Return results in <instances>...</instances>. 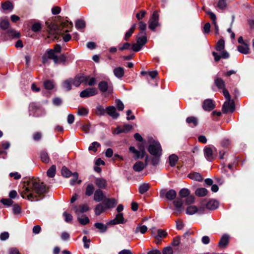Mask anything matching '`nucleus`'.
I'll use <instances>...</instances> for the list:
<instances>
[{"label":"nucleus","mask_w":254,"mask_h":254,"mask_svg":"<svg viewBox=\"0 0 254 254\" xmlns=\"http://www.w3.org/2000/svg\"><path fill=\"white\" fill-rule=\"evenodd\" d=\"M45 188L42 184H39L35 180L31 179L27 181L26 185L24 186V190L22 196L23 198L27 197L31 201L37 200V199L35 198V196L33 192L40 194L45 192Z\"/></svg>","instance_id":"1"},{"label":"nucleus","mask_w":254,"mask_h":254,"mask_svg":"<svg viewBox=\"0 0 254 254\" xmlns=\"http://www.w3.org/2000/svg\"><path fill=\"white\" fill-rule=\"evenodd\" d=\"M225 48V42L223 39H220L217 43L215 49L217 51L220 52V55L215 52H212V55L214 56V60L216 62H218L221 58L228 59L229 58L230 55L228 52L224 50Z\"/></svg>","instance_id":"2"},{"label":"nucleus","mask_w":254,"mask_h":254,"mask_svg":"<svg viewBox=\"0 0 254 254\" xmlns=\"http://www.w3.org/2000/svg\"><path fill=\"white\" fill-rule=\"evenodd\" d=\"M224 96L226 98V101L223 104L222 111L224 113L227 112H233L235 110L234 103V102L231 101V96L227 90H225L224 91Z\"/></svg>","instance_id":"3"},{"label":"nucleus","mask_w":254,"mask_h":254,"mask_svg":"<svg viewBox=\"0 0 254 254\" xmlns=\"http://www.w3.org/2000/svg\"><path fill=\"white\" fill-rule=\"evenodd\" d=\"M149 152L155 157L160 156L162 154V148L160 143L156 140L150 141L148 147Z\"/></svg>","instance_id":"4"},{"label":"nucleus","mask_w":254,"mask_h":254,"mask_svg":"<svg viewBox=\"0 0 254 254\" xmlns=\"http://www.w3.org/2000/svg\"><path fill=\"white\" fill-rule=\"evenodd\" d=\"M159 14H158L157 11H154L152 16H151L149 20V28L154 31L155 28L159 26L160 24L159 23Z\"/></svg>","instance_id":"5"},{"label":"nucleus","mask_w":254,"mask_h":254,"mask_svg":"<svg viewBox=\"0 0 254 254\" xmlns=\"http://www.w3.org/2000/svg\"><path fill=\"white\" fill-rule=\"evenodd\" d=\"M177 196V192L174 190H170L167 191L165 189H162L160 190V196L161 197H166L170 200H174Z\"/></svg>","instance_id":"6"},{"label":"nucleus","mask_w":254,"mask_h":254,"mask_svg":"<svg viewBox=\"0 0 254 254\" xmlns=\"http://www.w3.org/2000/svg\"><path fill=\"white\" fill-rule=\"evenodd\" d=\"M88 79V76H85L83 74H78L74 78H72V85L75 87H78L81 83L86 84Z\"/></svg>","instance_id":"7"},{"label":"nucleus","mask_w":254,"mask_h":254,"mask_svg":"<svg viewBox=\"0 0 254 254\" xmlns=\"http://www.w3.org/2000/svg\"><path fill=\"white\" fill-rule=\"evenodd\" d=\"M98 88L102 92H108L109 93H111L112 92V84H108L105 81L100 82L98 84Z\"/></svg>","instance_id":"8"},{"label":"nucleus","mask_w":254,"mask_h":254,"mask_svg":"<svg viewBox=\"0 0 254 254\" xmlns=\"http://www.w3.org/2000/svg\"><path fill=\"white\" fill-rule=\"evenodd\" d=\"M97 94V90L96 88H88L81 91L80 93V96L81 98H87L95 95Z\"/></svg>","instance_id":"9"},{"label":"nucleus","mask_w":254,"mask_h":254,"mask_svg":"<svg viewBox=\"0 0 254 254\" xmlns=\"http://www.w3.org/2000/svg\"><path fill=\"white\" fill-rule=\"evenodd\" d=\"M175 206L174 213L178 215L182 212L184 209L183 207V202L181 199L178 198L173 201Z\"/></svg>","instance_id":"10"},{"label":"nucleus","mask_w":254,"mask_h":254,"mask_svg":"<svg viewBox=\"0 0 254 254\" xmlns=\"http://www.w3.org/2000/svg\"><path fill=\"white\" fill-rule=\"evenodd\" d=\"M148 158V156H147L145 158V164H144L143 162L141 161H137V162H136L133 166V169L134 170V171L138 172L142 171L144 169V168L147 165Z\"/></svg>","instance_id":"11"},{"label":"nucleus","mask_w":254,"mask_h":254,"mask_svg":"<svg viewBox=\"0 0 254 254\" xmlns=\"http://www.w3.org/2000/svg\"><path fill=\"white\" fill-rule=\"evenodd\" d=\"M129 150L130 152L134 154L133 157L135 159L142 158L145 156V152L143 149L138 151L136 150L134 147L130 146L129 148Z\"/></svg>","instance_id":"12"},{"label":"nucleus","mask_w":254,"mask_h":254,"mask_svg":"<svg viewBox=\"0 0 254 254\" xmlns=\"http://www.w3.org/2000/svg\"><path fill=\"white\" fill-rule=\"evenodd\" d=\"M206 13H207L212 20V23L215 28V33L216 35L219 34V27L216 22V15L212 12L209 10H206Z\"/></svg>","instance_id":"13"},{"label":"nucleus","mask_w":254,"mask_h":254,"mask_svg":"<svg viewBox=\"0 0 254 254\" xmlns=\"http://www.w3.org/2000/svg\"><path fill=\"white\" fill-rule=\"evenodd\" d=\"M103 204L106 209H110L117 204V201L115 198H105Z\"/></svg>","instance_id":"14"},{"label":"nucleus","mask_w":254,"mask_h":254,"mask_svg":"<svg viewBox=\"0 0 254 254\" xmlns=\"http://www.w3.org/2000/svg\"><path fill=\"white\" fill-rule=\"evenodd\" d=\"M73 208L75 209V212L77 215H80L81 213L86 212L89 210V207L87 204H82L77 207V206H73Z\"/></svg>","instance_id":"15"},{"label":"nucleus","mask_w":254,"mask_h":254,"mask_svg":"<svg viewBox=\"0 0 254 254\" xmlns=\"http://www.w3.org/2000/svg\"><path fill=\"white\" fill-rule=\"evenodd\" d=\"M214 83L219 89L223 90V94L224 91L227 90L225 88V82L221 78L216 77L214 79Z\"/></svg>","instance_id":"16"},{"label":"nucleus","mask_w":254,"mask_h":254,"mask_svg":"<svg viewBox=\"0 0 254 254\" xmlns=\"http://www.w3.org/2000/svg\"><path fill=\"white\" fill-rule=\"evenodd\" d=\"M214 107L215 105L211 99H206L203 102V108L204 110L210 111Z\"/></svg>","instance_id":"17"},{"label":"nucleus","mask_w":254,"mask_h":254,"mask_svg":"<svg viewBox=\"0 0 254 254\" xmlns=\"http://www.w3.org/2000/svg\"><path fill=\"white\" fill-rule=\"evenodd\" d=\"M137 42L143 46L147 42V36L145 32H140L137 37Z\"/></svg>","instance_id":"18"},{"label":"nucleus","mask_w":254,"mask_h":254,"mask_svg":"<svg viewBox=\"0 0 254 254\" xmlns=\"http://www.w3.org/2000/svg\"><path fill=\"white\" fill-rule=\"evenodd\" d=\"M104 199L105 196L103 191L100 189L96 190L94 194V200L96 202H100Z\"/></svg>","instance_id":"19"},{"label":"nucleus","mask_w":254,"mask_h":254,"mask_svg":"<svg viewBox=\"0 0 254 254\" xmlns=\"http://www.w3.org/2000/svg\"><path fill=\"white\" fill-rule=\"evenodd\" d=\"M204 155L207 160L209 161L214 159L213 151L210 147H206L204 148Z\"/></svg>","instance_id":"20"},{"label":"nucleus","mask_w":254,"mask_h":254,"mask_svg":"<svg viewBox=\"0 0 254 254\" xmlns=\"http://www.w3.org/2000/svg\"><path fill=\"white\" fill-rule=\"evenodd\" d=\"M106 112L113 119H116L119 116V114L117 112L116 109L114 106H112L107 107Z\"/></svg>","instance_id":"21"},{"label":"nucleus","mask_w":254,"mask_h":254,"mask_svg":"<svg viewBox=\"0 0 254 254\" xmlns=\"http://www.w3.org/2000/svg\"><path fill=\"white\" fill-rule=\"evenodd\" d=\"M219 203L214 199L209 200L206 204V207L210 210H214L218 208Z\"/></svg>","instance_id":"22"},{"label":"nucleus","mask_w":254,"mask_h":254,"mask_svg":"<svg viewBox=\"0 0 254 254\" xmlns=\"http://www.w3.org/2000/svg\"><path fill=\"white\" fill-rule=\"evenodd\" d=\"M95 183L100 189H105L107 187V182L103 178H96Z\"/></svg>","instance_id":"23"},{"label":"nucleus","mask_w":254,"mask_h":254,"mask_svg":"<svg viewBox=\"0 0 254 254\" xmlns=\"http://www.w3.org/2000/svg\"><path fill=\"white\" fill-rule=\"evenodd\" d=\"M229 236L227 234H225L223 235L221 237L219 242V246L220 248H224L225 247L229 242Z\"/></svg>","instance_id":"24"},{"label":"nucleus","mask_w":254,"mask_h":254,"mask_svg":"<svg viewBox=\"0 0 254 254\" xmlns=\"http://www.w3.org/2000/svg\"><path fill=\"white\" fill-rule=\"evenodd\" d=\"M113 72L115 76L119 78L122 77L124 75V68L122 67L115 68Z\"/></svg>","instance_id":"25"},{"label":"nucleus","mask_w":254,"mask_h":254,"mask_svg":"<svg viewBox=\"0 0 254 254\" xmlns=\"http://www.w3.org/2000/svg\"><path fill=\"white\" fill-rule=\"evenodd\" d=\"M47 54L48 55V58L50 59H52L55 63L57 64L59 63L60 61L59 58L52 50H47Z\"/></svg>","instance_id":"26"},{"label":"nucleus","mask_w":254,"mask_h":254,"mask_svg":"<svg viewBox=\"0 0 254 254\" xmlns=\"http://www.w3.org/2000/svg\"><path fill=\"white\" fill-rule=\"evenodd\" d=\"M147 227L145 225H142L141 224H138L136 227L134 233L137 234L140 232L142 234H145L147 231Z\"/></svg>","instance_id":"27"},{"label":"nucleus","mask_w":254,"mask_h":254,"mask_svg":"<svg viewBox=\"0 0 254 254\" xmlns=\"http://www.w3.org/2000/svg\"><path fill=\"white\" fill-rule=\"evenodd\" d=\"M187 123L191 127H195L198 124V120L196 118L191 116L187 118Z\"/></svg>","instance_id":"28"},{"label":"nucleus","mask_w":254,"mask_h":254,"mask_svg":"<svg viewBox=\"0 0 254 254\" xmlns=\"http://www.w3.org/2000/svg\"><path fill=\"white\" fill-rule=\"evenodd\" d=\"M72 85V78H69L63 82L62 87L64 90L68 91L71 89Z\"/></svg>","instance_id":"29"},{"label":"nucleus","mask_w":254,"mask_h":254,"mask_svg":"<svg viewBox=\"0 0 254 254\" xmlns=\"http://www.w3.org/2000/svg\"><path fill=\"white\" fill-rule=\"evenodd\" d=\"M188 177L191 180H193L196 181L201 182L203 180V177L198 173L193 172L190 173Z\"/></svg>","instance_id":"30"},{"label":"nucleus","mask_w":254,"mask_h":254,"mask_svg":"<svg viewBox=\"0 0 254 254\" xmlns=\"http://www.w3.org/2000/svg\"><path fill=\"white\" fill-rule=\"evenodd\" d=\"M44 88L47 90H52L54 88L55 84L53 80H46L43 83Z\"/></svg>","instance_id":"31"},{"label":"nucleus","mask_w":254,"mask_h":254,"mask_svg":"<svg viewBox=\"0 0 254 254\" xmlns=\"http://www.w3.org/2000/svg\"><path fill=\"white\" fill-rule=\"evenodd\" d=\"M106 208L104 204L99 203L97 204L95 208V213L96 215H100L102 212H104Z\"/></svg>","instance_id":"32"},{"label":"nucleus","mask_w":254,"mask_h":254,"mask_svg":"<svg viewBox=\"0 0 254 254\" xmlns=\"http://www.w3.org/2000/svg\"><path fill=\"white\" fill-rule=\"evenodd\" d=\"M150 187V185L147 183H144L141 184L138 188L139 192L141 194H143L148 190Z\"/></svg>","instance_id":"33"},{"label":"nucleus","mask_w":254,"mask_h":254,"mask_svg":"<svg viewBox=\"0 0 254 254\" xmlns=\"http://www.w3.org/2000/svg\"><path fill=\"white\" fill-rule=\"evenodd\" d=\"M238 50L239 52L244 54H248L249 53V48L248 45L246 44L238 46Z\"/></svg>","instance_id":"34"},{"label":"nucleus","mask_w":254,"mask_h":254,"mask_svg":"<svg viewBox=\"0 0 254 254\" xmlns=\"http://www.w3.org/2000/svg\"><path fill=\"white\" fill-rule=\"evenodd\" d=\"M207 190L205 188H199L196 190L195 193L198 196H204L207 194Z\"/></svg>","instance_id":"35"},{"label":"nucleus","mask_w":254,"mask_h":254,"mask_svg":"<svg viewBox=\"0 0 254 254\" xmlns=\"http://www.w3.org/2000/svg\"><path fill=\"white\" fill-rule=\"evenodd\" d=\"M40 158L41 160L46 163H47L49 162L50 160L49 157L48 156V153L44 150H42L40 152Z\"/></svg>","instance_id":"36"},{"label":"nucleus","mask_w":254,"mask_h":254,"mask_svg":"<svg viewBox=\"0 0 254 254\" xmlns=\"http://www.w3.org/2000/svg\"><path fill=\"white\" fill-rule=\"evenodd\" d=\"M178 161V157L175 154H172L169 157V162L171 166L174 167Z\"/></svg>","instance_id":"37"},{"label":"nucleus","mask_w":254,"mask_h":254,"mask_svg":"<svg viewBox=\"0 0 254 254\" xmlns=\"http://www.w3.org/2000/svg\"><path fill=\"white\" fill-rule=\"evenodd\" d=\"M198 211V208L194 205L189 206L186 209V213L189 215H193Z\"/></svg>","instance_id":"38"},{"label":"nucleus","mask_w":254,"mask_h":254,"mask_svg":"<svg viewBox=\"0 0 254 254\" xmlns=\"http://www.w3.org/2000/svg\"><path fill=\"white\" fill-rule=\"evenodd\" d=\"M94 226L98 229H99L101 233L106 232L107 230V226L106 225L102 223H96L94 224Z\"/></svg>","instance_id":"39"},{"label":"nucleus","mask_w":254,"mask_h":254,"mask_svg":"<svg viewBox=\"0 0 254 254\" xmlns=\"http://www.w3.org/2000/svg\"><path fill=\"white\" fill-rule=\"evenodd\" d=\"M56 167L55 165H52L47 171V176L50 178H53L55 176Z\"/></svg>","instance_id":"40"},{"label":"nucleus","mask_w":254,"mask_h":254,"mask_svg":"<svg viewBox=\"0 0 254 254\" xmlns=\"http://www.w3.org/2000/svg\"><path fill=\"white\" fill-rule=\"evenodd\" d=\"M167 235V233L164 230L158 229L157 235L155 236V239L160 240L162 238L165 237Z\"/></svg>","instance_id":"41"},{"label":"nucleus","mask_w":254,"mask_h":254,"mask_svg":"<svg viewBox=\"0 0 254 254\" xmlns=\"http://www.w3.org/2000/svg\"><path fill=\"white\" fill-rule=\"evenodd\" d=\"M94 191V187L91 184H88L86 188L85 194L87 196H91Z\"/></svg>","instance_id":"42"},{"label":"nucleus","mask_w":254,"mask_h":254,"mask_svg":"<svg viewBox=\"0 0 254 254\" xmlns=\"http://www.w3.org/2000/svg\"><path fill=\"white\" fill-rule=\"evenodd\" d=\"M136 27V24H133L127 32L126 33L125 40L127 41L132 34Z\"/></svg>","instance_id":"43"},{"label":"nucleus","mask_w":254,"mask_h":254,"mask_svg":"<svg viewBox=\"0 0 254 254\" xmlns=\"http://www.w3.org/2000/svg\"><path fill=\"white\" fill-rule=\"evenodd\" d=\"M75 27L78 29H82L85 27V21L81 19L77 20L75 22Z\"/></svg>","instance_id":"44"},{"label":"nucleus","mask_w":254,"mask_h":254,"mask_svg":"<svg viewBox=\"0 0 254 254\" xmlns=\"http://www.w3.org/2000/svg\"><path fill=\"white\" fill-rule=\"evenodd\" d=\"M106 112V109H104L103 107L101 105H99L97 106L96 113L97 115L104 116Z\"/></svg>","instance_id":"45"},{"label":"nucleus","mask_w":254,"mask_h":254,"mask_svg":"<svg viewBox=\"0 0 254 254\" xmlns=\"http://www.w3.org/2000/svg\"><path fill=\"white\" fill-rule=\"evenodd\" d=\"M190 190L186 188L181 189L179 191V195L181 197H187L190 195Z\"/></svg>","instance_id":"46"},{"label":"nucleus","mask_w":254,"mask_h":254,"mask_svg":"<svg viewBox=\"0 0 254 254\" xmlns=\"http://www.w3.org/2000/svg\"><path fill=\"white\" fill-rule=\"evenodd\" d=\"M100 146V144L99 143L94 141L92 143L91 145L89 146L88 147V150L89 151H93L94 152H96L97 150V148Z\"/></svg>","instance_id":"47"},{"label":"nucleus","mask_w":254,"mask_h":254,"mask_svg":"<svg viewBox=\"0 0 254 254\" xmlns=\"http://www.w3.org/2000/svg\"><path fill=\"white\" fill-rule=\"evenodd\" d=\"M77 220L82 225H86L89 222V219L87 216L81 218L80 215H77Z\"/></svg>","instance_id":"48"},{"label":"nucleus","mask_w":254,"mask_h":254,"mask_svg":"<svg viewBox=\"0 0 254 254\" xmlns=\"http://www.w3.org/2000/svg\"><path fill=\"white\" fill-rule=\"evenodd\" d=\"M9 25V22L7 19H2L0 22V27L2 29H6Z\"/></svg>","instance_id":"49"},{"label":"nucleus","mask_w":254,"mask_h":254,"mask_svg":"<svg viewBox=\"0 0 254 254\" xmlns=\"http://www.w3.org/2000/svg\"><path fill=\"white\" fill-rule=\"evenodd\" d=\"M62 174L64 177L68 178L71 175V172L65 167L62 169Z\"/></svg>","instance_id":"50"},{"label":"nucleus","mask_w":254,"mask_h":254,"mask_svg":"<svg viewBox=\"0 0 254 254\" xmlns=\"http://www.w3.org/2000/svg\"><path fill=\"white\" fill-rule=\"evenodd\" d=\"M12 212L14 215H18L21 213V207L18 204H14L12 206Z\"/></svg>","instance_id":"51"},{"label":"nucleus","mask_w":254,"mask_h":254,"mask_svg":"<svg viewBox=\"0 0 254 254\" xmlns=\"http://www.w3.org/2000/svg\"><path fill=\"white\" fill-rule=\"evenodd\" d=\"M41 29V24L40 23H34L31 27V29L33 32H36L39 31Z\"/></svg>","instance_id":"52"},{"label":"nucleus","mask_w":254,"mask_h":254,"mask_svg":"<svg viewBox=\"0 0 254 254\" xmlns=\"http://www.w3.org/2000/svg\"><path fill=\"white\" fill-rule=\"evenodd\" d=\"M116 219L118 220L119 224H123L125 223V220L123 217V214L122 213L118 214L115 217Z\"/></svg>","instance_id":"53"},{"label":"nucleus","mask_w":254,"mask_h":254,"mask_svg":"<svg viewBox=\"0 0 254 254\" xmlns=\"http://www.w3.org/2000/svg\"><path fill=\"white\" fill-rule=\"evenodd\" d=\"M2 7L4 10L12 9L13 8L12 4L10 2H5L2 4Z\"/></svg>","instance_id":"54"},{"label":"nucleus","mask_w":254,"mask_h":254,"mask_svg":"<svg viewBox=\"0 0 254 254\" xmlns=\"http://www.w3.org/2000/svg\"><path fill=\"white\" fill-rule=\"evenodd\" d=\"M115 103L119 110L122 111L124 109V105L120 100H116Z\"/></svg>","instance_id":"55"},{"label":"nucleus","mask_w":254,"mask_h":254,"mask_svg":"<svg viewBox=\"0 0 254 254\" xmlns=\"http://www.w3.org/2000/svg\"><path fill=\"white\" fill-rule=\"evenodd\" d=\"M62 25L63 28L66 27L67 28V29L65 30V31L67 32L68 31V29L72 27V23L71 22H68L67 20H66V21L63 22Z\"/></svg>","instance_id":"56"},{"label":"nucleus","mask_w":254,"mask_h":254,"mask_svg":"<svg viewBox=\"0 0 254 254\" xmlns=\"http://www.w3.org/2000/svg\"><path fill=\"white\" fill-rule=\"evenodd\" d=\"M63 216L64 217V220L66 222L69 223L72 220V216L71 214L67 213L66 212H64Z\"/></svg>","instance_id":"57"},{"label":"nucleus","mask_w":254,"mask_h":254,"mask_svg":"<svg viewBox=\"0 0 254 254\" xmlns=\"http://www.w3.org/2000/svg\"><path fill=\"white\" fill-rule=\"evenodd\" d=\"M132 128V126L129 124L124 125L122 128L123 133H127L130 131Z\"/></svg>","instance_id":"58"},{"label":"nucleus","mask_w":254,"mask_h":254,"mask_svg":"<svg viewBox=\"0 0 254 254\" xmlns=\"http://www.w3.org/2000/svg\"><path fill=\"white\" fill-rule=\"evenodd\" d=\"M1 202L2 204L7 206H10L13 203V201L10 198H3L1 200Z\"/></svg>","instance_id":"59"},{"label":"nucleus","mask_w":254,"mask_h":254,"mask_svg":"<svg viewBox=\"0 0 254 254\" xmlns=\"http://www.w3.org/2000/svg\"><path fill=\"white\" fill-rule=\"evenodd\" d=\"M217 5L219 8L223 9L226 7V0H219Z\"/></svg>","instance_id":"60"},{"label":"nucleus","mask_w":254,"mask_h":254,"mask_svg":"<svg viewBox=\"0 0 254 254\" xmlns=\"http://www.w3.org/2000/svg\"><path fill=\"white\" fill-rule=\"evenodd\" d=\"M142 47L140 44L136 42V43L132 45V50L134 52H138L141 49Z\"/></svg>","instance_id":"61"},{"label":"nucleus","mask_w":254,"mask_h":254,"mask_svg":"<svg viewBox=\"0 0 254 254\" xmlns=\"http://www.w3.org/2000/svg\"><path fill=\"white\" fill-rule=\"evenodd\" d=\"M163 254H173V250L171 247H167L163 249Z\"/></svg>","instance_id":"62"},{"label":"nucleus","mask_w":254,"mask_h":254,"mask_svg":"<svg viewBox=\"0 0 254 254\" xmlns=\"http://www.w3.org/2000/svg\"><path fill=\"white\" fill-rule=\"evenodd\" d=\"M88 113L87 109L84 108L78 109L77 114L79 116L86 115Z\"/></svg>","instance_id":"63"},{"label":"nucleus","mask_w":254,"mask_h":254,"mask_svg":"<svg viewBox=\"0 0 254 254\" xmlns=\"http://www.w3.org/2000/svg\"><path fill=\"white\" fill-rule=\"evenodd\" d=\"M8 254H20V253L17 248H11L8 251Z\"/></svg>","instance_id":"64"}]
</instances>
